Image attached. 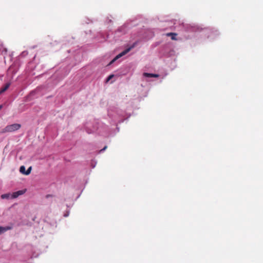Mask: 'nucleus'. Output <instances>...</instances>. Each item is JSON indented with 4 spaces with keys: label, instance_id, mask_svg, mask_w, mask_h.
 <instances>
[{
    "label": "nucleus",
    "instance_id": "1",
    "mask_svg": "<svg viewBox=\"0 0 263 263\" xmlns=\"http://www.w3.org/2000/svg\"><path fill=\"white\" fill-rule=\"evenodd\" d=\"M132 49V46H129L123 51H122L121 53L116 55L109 63L108 65H110L114 64L115 62H117L120 58L124 59L125 58V55L130 51Z\"/></svg>",
    "mask_w": 263,
    "mask_h": 263
},
{
    "label": "nucleus",
    "instance_id": "2",
    "mask_svg": "<svg viewBox=\"0 0 263 263\" xmlns=\"http://www.w3.org/2000/svg\"><path fill=\"white\" fill-rule=\"evenodd\" d=\"M21 127V124L17 123L9 125L5 127L4 132H13L19 129Z\"/></svg>",
    "mask_w": 263,
    "mask_h": 263
},
{
    "label": "nucleus",
    "instance_id": "3",
    "mask_svg": "<svg viewBox=\"0 0 263 263\" xmlns=\"http://www.w3.org/2000/svg\"><path fill=\"white\" fill-rule=\"evenodd\" d=\"M25 193V191L20 190L17 192H14L11 194V198L14 199L18 197L19 196L24 194Z\"/></svg>",
    "mask_w": 263,
    "mask_h": 263
},
{
    "label": "nucleus",
    "instance_id": "4",
    "mask_svg": "<svg viewBox=\"0 0 263 263\" xmlns=\"http://www.w3.org/2000/svg\"><path fill=\"white\" fill-rule=\"evenodd\" d=\"M10 86V83H7L5 85V86H4L3 87L1 88L0 89V90L1 91V92L2 93H3V92H4L5 91H6L9 88Z\"/></svg>",
    "mask_w": 263,
    "mask_h": 263
},
{
    "label": "nucleus",
    "instance_id": "5",
    "mask_svg": "<svg viewBox=\"0 0 263 263\" xmlns=\"http://www.w3.org/2000/svg\"><path fill=\"white\" fill-rule=\"evenodd\" d=\"M10 229H11V228L9 227H0V234L8 230H10Z\"/></svg>",
    "mask_w": 263,
    "mask_h": 263
},
{
    "label": "nucleus",
    "instance_id": "6",
    "mask_svg": "<svg viewBox=\"0 0 263 263\" xmlns=\"http://www.w3.org/2000/svg\"><path fill=\"white\" fill-rule=\"evenodd\" d=\"M20 172L23 174L26 175V171L25 170V167L24 165H22L20 168Z\"/></svg>",
    "mask_w": 263,
    "mask_h": 263
},
{
    "label": "nucleus",
    "instance_id": "7",
    "mask_svg": "<svg viewBox=\"0 0 263 263\" xmlns=\"http://www.w3.org/2000/svg\"><path fill=\"white\" fill-rule=\"evenodd\" d=\"M10 196L11 197V194H4L1 195V198L2 199H9Z\"/></svg>",
    "mask_w": 263,
    "mask_h": 263
},
{
    "label": "nucleus",
    "instance_id": "8",
    "mask_svg": "<svg viewBox=\"0 0 263 263\" xmlns=\"http://www.w3.org/2000/svg\"><path fill=\"white\" fill-rule=\"evenodd\" d=\"M31 169H32V168H31V166H30V167H29L27 169V170L26 171V175H29V174H30V173H31Z\"/></svg>",
    "mask_w": 263,
    "mask_h": 263
},
{
    "label": "nucleus",
    "instance_id": "9",
    "mask_svg": "<svg viewBox=\"0 0 263 263\" xmlns=\"http://www.w3.org/2000/svg\"><path fill=\"white\" fill-rule=\"evenodd\" d=\"M114 77V74H111L106 79V82H108L110 79H111Z\"/></svg>",
    "mask_w": 263,
    "mask_h": 263
},
{
    "label": "nucleus",
    "instance_id": "10",
    "mask_svg": "<svg viewBox=\"0 0 263 263\" xmlns=\"http://www.w3.org/2000/svg\"><path fill=\"white\" fill-rule=\"evenodd\" d=\"M107 148V146H105L100 151V153L103 152Z\"/></svg>",
    "mask_w": 263,
    "mask_h": 263
},
{
    "label": "nucleus",
    "instance_id": "11",
    "mask_svg": "<svg viewBox=\"0 0 263 263\" xmlns=\"http://www.w3.org/2000/svg\"><path fill=\"white\" fill-rule=\"evenodd\" d=\"M3 108V105H0V110Z\"/></svg>",
    "mask_w": 263,
    "mask_h": 263
},
{
    "label": "nucleus",
    "instance_id": "12",
    "mask_svg": "<svg viewBox=\"0 0 263 263\" xmlns=\"http://www.w3.org/2000/svg\"><path fill=\"white\" fill-rule=\"evenodd\" d=\"M108 22H111V20H109L108 21Z\"/></svg>",
    "mask_w": 263,
    "mask_h": 263
},
{
    "label": "nucleus",
    "instance_id": "13",
    "mask_svg": "<svg viewBox=\"0 0 263 263\" xmlns=\"http://www.w3.org/2000/svg\"><path fill=\"white\" fill-rule=\"evenodd\" d=\"M2 92H1V91L0 90V95L2 94Z\"/></svg>",
    "mask_w": 263,
    "mask_h": 263
}]
</instances>
